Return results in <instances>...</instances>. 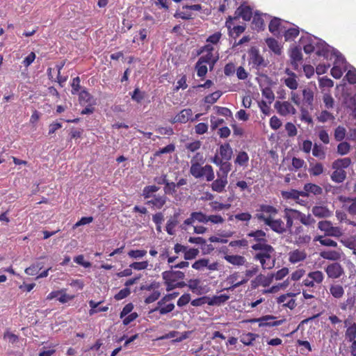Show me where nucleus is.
Segmentation results:
<instances>
[{"instance_id": "nucleus-24", "label": "nucleus", "mask_w": 356, "mask_h": 356, "mask_svg": "<svg viewBox=\"0 0 356 356\" xmlns=\"http://www.w3.org/2000/svg\"><path fill=\"white\" fill-rule=\"evenodd\" d=\"M282 195L285 199L298 200L300 196L307 197V193L292 189L289 191H282Z\"/></svg>"}, {"instance_id": "nucleus-43", "label": "nucleus", "mask_w": 356, "mask_h": 356, "mask_svg": "<svg viewBox=\"0 0 356 356\" xmlns=\"http://www.w3.org/2000/svg\"><path fill=\"white\" fill-rule=\"evenodd\" d=\"M222 95V92L220 90H216L211 95L207 96L204 98V102L207 104H212L215 103Z\"/></svg>"}, {"instance_id": "nucleus-13", "label": "nucleus", "mask_w": 356, "mask_h": 356, "mask_svg": "<svg viewBox=\"0 0 356 356\" xmlns=\"http://www.w3.org/2000/svg\"><path fill=\"white\" fill-rule=\"evenodd\" d=\"M185 275L184 273L179 270H166L162 273V277L165 281L177 282L179 280H183Z\"/></svg>"}, {"instance_id": "nucleus-54", "label": "nucleus", "mask_w": 356, "mask_h": 356, "mask_svg": "<svg viewBox=\"0 0 356 356\" xmlns=\"http://www.w3.org/2000/svg\"><path fill=\"white\" fill-rule=\"evenodd\" d=\"M350 145L347 142H342L338 145L337 152L341 155L346 154L350 150Z\"/></svg>"}, {"instance_id": "nucleus-55", "label": "nucleus", "mask_w": 356, "mask_h": 356, "mask_svg": "<svg viewBox=\"0 0 356 356\" xmlns=\"http://www.w3.org/2000/svg\"><path fill=\"white\" fill-rule=\"evenodd\" d=\"M147 251L144 250H130L128 252V255L134 259H140L146 255Z\"/></svg>"}, {"instance_id": "nucleus-30", "label": "nucleus", "mask_w": 356, "mask_h": 356, "mask_svg": "<svg viewBox=\"0 0 356 356\" xmlns=\"http://www.w3.org/2000/svg\"><path fill=\"white\" fill-rule=\"evenodd\" d=\"M314 241H318L322 245L328 247H337V243L326 236H317L314 239Z\"/></svg>"}, {"instance_id": "nucleus-62", "label": "nucleus", "mask_w": 356, "mask_h": 356, "mask_svg": "<svg viewBox=\"0 0 356 356\" xmlns=\"http://www.w3.org/2000/svg\"><path fill=\"white\" fill-rule=\"evenodd\" d=\"M345 77L350 83H356V70H348Z\"/></svg>"}, {"instance_id": "nucleus-53", "label": "nucleus", "mask_w": 356, "mask_h": 356, "mask_svg": "<svg viewBox=\"0 0 356 356\" xmlns=\"http://www.w3.org/2000/svg\"><path fill=\"white\" fill-rule=\"evenodd\" d=\"M42 268V266L40 264L38 263L36 264H33L29 268L25 269V273L29 275H35L38 273V270Z\"/></svg>"}, {"instance_id": "nucleus-50", "label": "nucleus", "mask_w": 356, "mask_h": 356, "mask_svg": "<svg viewBox=\"0 0 356 356\" xmlns=\"http://www.w3.org/2000/svg\"><path fill=\"white\" fill-rule=\"evenodd\" d=\"M346 136V129L344 127L339 126L334 131V138L337 141H341Z\"/></svg>"}, {"instance_id": "nucleus-64", "label": "nucleus", "mask_w": 356, "mask_h": 356, "mask_svg": "<svg viewBox=\"0 0 356 356\" xmlns=\"http://www.w3.org/2000/svg\"><path fill=\"white\" fill-rule=\"evenodd\" d=\"M131 291H130V289L127 287L123 289H121L115 296V298L118 300H122V299H124L125 298H127L129 294H130Z\"/></svg>"}, {"instance_id": "nucleus-25", "label": "nucleus", "mask_w": 356, "mask_h": 356, "mask_svg": "<svg viewBox=\"0 0 356 356\" xmlns=\"http://www.w3.org/2000/svg\"><path fill=\"white\" fill-rule=\"evenodd\" d=\"M252 28L253 29H256L257 31H261L264 29V21L262 18V16L257 13V12L254 13L253 16L252 22Z\"/></svg>"}, {"instance_id": "nucleus-49", "label": "nucleus", "mask_w": 356, "mask_h": 356, "mask_svg": "<svg viewBox=\"0 0 356 356\" xmlns=\"http://www.w3.org/2000/svg\"><path fill=\"white\" fill-rule=\"evenodd\" d=\"M204 171L205 173H204V176L206 177V179L207 181H211L214 179L215 175L213 170V168L210 165H206L204 166Z\"/></svg>"}, {"instance_id": "nucleus-42", "label": "nucleus", "mask_w": 356, "mask_h": 356, "mask_svg": "<svg viewBox=\"0 0 356 356\" xmlns=\"http://www.w3.org/2000/svg\"><path fill=\"white\" fill-rule=\"evenodd\" d=\"M346 337L349 341H356V324L354 323L351 326L348 327L346 332Z\"/></svg>"}, {"instance_id": "nucleus-11", "label": "nucleus", "mask_w": 356, "mask_h": 356, "mask_svg": "<svg viewBox=\"0 0 356 356\" xmlns=\"http://www.w3.org/2000/svg\"><path fill=\"white\" fill-rule=\"evenodd\" d=\"M193 116L192 110L186 108L181 111L174 118H172L169 121L172 123H186Z\"/></svg>"}, {"instance_id": "nucleus-33", "label": "nucleus", "mask_w": 356, "mask_h": 356, "mask_svg": "<svg viewBox=\"0 0 356 356\" xmlns=\"http://www.w3.org/2000/svg\"><path fill=\"white\" fill-rule=\"evenodd\" d=\"M330 291L332 296L336 298H340L344 294L343 288L339 284L332 285Z\"/></svg>"}, {"instance_id": "nucleus-2", "label": "nucleus", "mask_w": 356, "mask_h": 356, "mask_svg": "<svg viewBox=\"0 0 356 356\" xmlns=\"http://www.w3.org/2000/svg\"><path fill=\"white\" fill-rule=\"evenodd\" d=\"M252 249L259 251L255 254L254 259L259 261L261 264H264V259H270L274 252V248L268 243L254 244L252 245Z\"/></svg>"}, {"instance_id": "nucleus-56", "label": "nucleus", "mask_w": 356, "mask_h": 356, "mask_svg": "<svg viewBox=\"0 0 356 356\" xmlns=\"http://www.w3.org/2000/svg\"><path fill=\"white\" fill-rule=\"evenodd\" d=\"M159 188L156 186H148L143 189V196L145 198H149L151 197V194L158 191Z\"/></svg>"}, {"instance_id": "nucleus-40", "label": "nucleus", "mask_w": 356, "mask_h": 356, "mask_svg": "<svg viewBox=\"0 0 356 356\" xmlns=\"http://www.w3.org/2000/svg\"><path fill=\"white\" fill-rule=\"evenodd\" d=\"M280 25H281V22L279 18H277V17L273 18L270 20L269 25H268L269 31L271 32L272 33L275 34L276 32H277L279 31V28H280Z\"/></svg>"}, {"instance_id": "nucleus-26", "label": "nucleus", "mask_w": 356, "mask_h": 356, "mask_svg": "<svg viewBox=\"0 0 356 356\" xmlns=\"http://www.w3.org/2000/svg\"><path fill=\"white\" fill-rule=\"evenodd\" d=\"M302 192H306L307 197L309 193L321 195L323 193V189L316 184L309 183L304 186V191Z\"/></svg>"}, {"instance_id": "nucleus-38", "label": "nucleus", "mask_w": 356, "mask_h": 356, "mask_svg": "<svg viewBox=\"0 0 356 356\" xmlns=\"http://www.w3.org/2000/svg\"><path fill=\"white\" fill-rule=\"evenodd\" d=\"M179 216V213H176L174 215L173 218H170L168 220L167 225H166V232L172 235L174 234V228L177 225V218Z\"/></svg>"}, {"instance_id": "nucleus-57", "label": "nucleus", "mask_w": 356, "mask_h": 356, "mask_svg": "<svg viewBox=\"0 0 356 356\" xmlns=\"http://www.w3.org/2000/svg\"><path fill=\"white\" fill-rule=\"evenodd\" d=\"M199 253V250L195 248H191L189 250H186L184 253V259L186 260H190L195 258Z\"/></svg>"}, {"instance_id": "nucleus-39", "label": "nucleus", "mask_w": 356, "mask_h": 356, "mask_svg": "<svg viewBox=\"0 0 356 356\" xmlns=\"http://www.w3.org/2000/svg\"><path fill=\"white\" fill-rule=\"evenodd\" d=\"M307 276L317 284H321L324 279L323 273L319 270L310 272Z\"/></svg>"}, {"instance_id": "nucleus-19", "label": "nucleus", "mask_w": 356, "mask_h": 356, "mask_svg": "<svg viewBox=\"0 0 356 356\" xmlns=\"http://www.w3.org/2000/svg\"><path fill=\"white\" fill-rule=\"evenodd\" d=\"M266 235V232L261 229L252 231L247 234L248 236L254 238V241L257 242L256 244L267 243Z\"/></svg>"}, {"instance_id": "nucleus-45", "label": "nucleus", "mask_w": 356, "mask_h": 356, "mask_svg": "<svg viewBox=\"0 0 356 356\" xmlns=\"http://www.w3.org/2000/svg\"><path fill=\"white\" fill-rule=\"evenodd\" d=\"M249 156L245 152H240L236 156L235 162L240 165H243L248 163Z\"/></svg>"}, {"instance_id": "nucleus-37", "label": "nucleus", "mask_w": 356, "mask_h": 356, "mask_svg": "<svg viewBox=\"0 0 356 356\" xmlns=\"http://www.w3.org/2000/svg\"><path fill=\"white\" fill-rule=\"evenodd\" d=\"M167 197L165 196H154V199L147 202V204H152L158 209H161L165 203Z\"/></svg>"}, {"instance_id": "nucleus-36", "label": "nucleus", "mask_w": 356, "mask_h": 356, "mask_svg": "<svg viewBox=\"0 0 356 356\" xmlns=\"http://www.w3.org/2000/svg\"><path fill=\"white\" fill-rule=\"evenodd\" d=\"M309 172L314 176H318L323 172V165L321 163H311Z\"/></svg>"}, {"instance_id": "nucleus-8", "label": "nucleus", "mask_w": 356, "mask_h": 356, "mask_svg": "<svg viewBox=\"0 0 356 356\" xmlns=\"http://www.w3.org/2000/svg\"><path fill=\"white\" fill-rule=\"evenodd\" d=\"M325 272L327 276L332 279H337L344 274L343 267L337 262L328 265L325 268Z\"/></svg>"}, {"instance_id": "nucleus-6", "label": "nucleus", "mask_w": 356, "mask_h": 356, "mask_svg": "<svg viewBox=\"0 0 356 356\" xmlns=\"http://www.w3.org/2000/svg\"><path fill=\"white\" fill-rule=\"evenodd\" d=\"M234 19H233L232 16H228L226 19L225 26L228 29L229 35L233 38H236L245 31L246 26H234Z\"/></svg>"}, {"instance_id": "nucleus-4", "label": "nucleus", "mask_w": 356, "mask_h": 356, "mask_svg": "<svg viewBox=\"0 0 356 356\" xmlns=\"http://www.w3.org/2000/svg\"><path fill=\"white\" fill-rule=\"evenodd\" d=\"M318 228L324 232V236L340 237L343 232L339 227H334L332 223L328 220L318 222Z\"/></svg>"}, {"instance_id": "nucleus-32", "label": "nucleus", "mask_w": 356, "mask_h": 356, "mask_svg": "<svg viewBox=\"0 0 356 356\" xmlns=\"http://www.w3.org/2000/svg\"><path fill=\"white\" fill-rule=\"evenodd\" d=\"M321 256L325 259L336 261L341 258V253L338 251H323L321 252Z\"/></svg>"}, {"instance_id": "nucleus-15", "label": "nucleus", "mask_w": 356, "mask_h": 356, "mask_svg": "<svg viewBox=\"0 0 356 356\" xmlns=\"http://www.w3.org/2000/svg\"><path fill=\"white\" fill-rule=\"evenodd\" d=\"M266 225L278 234H283L286 231L285 224L281 219L275 220L271 218L269 222H266Z\"/></svg>"}, {"instance_id": "nucleus-63", "label": "nucleus", "mask_w": 356, "mask_h": 356, "mask_svg": "<svg viewBox=\"0 0 356 356\" xmlns=\"http://www.w3.org/2000/svg\"><path fill=\"white\" fill-rule=\"evenodd\" d=\"M303 101L311 104L313 101L314 94L312 90H302Z\"/></svg>"}, {"instance_id": "nucleus-20", "label": "nucleus", "mask_w": 356, "mask_h": 356, "mask_svg": "<svg viewBox=\"0 0 356 356\" xmlns=\"http://www.w3.org/2000/svg\"><path fill=\"white\" fill-rule=\"evenodd\" d=\"M79 101L81 104H88L92 106L96 104L95 99L88 92V90H81L79 93Z\"/></svg>"}, {"instance_id": "nucleus-61", "label": "nucleus", "mask_w": 356, "mask_h": 356, "mask_svg": "<svg viewBox=\"0 0 356 356\" xmlns=\"http://www.w3.org/2000/svg\"><path fill=\"white\" fill-rule=\"evenodd\" d=\"M209 260L207 259H202L196 261L193 265L192 267L196 270H200L204 267L208 266Z\"/></svg>"}, {"instance_id": "nucleus-35", "label": "nucleus", "mask_w": 356, "mask_h": 356, "mask_svg": "<svg viewBox=\"0 0 356 356\" xmlns=\"http://www.w3.org/2000/svg\"><path fill=\"white\" fill-rule=\"evenodd\" d=\"M229 298V296L225 294H221L220 296H213L211 300L208 302L209 305H219L224 303Z\"/></svg>"}, {"instance_id": "nucleus-14", "label": "nucleus", "mask_w": 356, "mask_h": 356, "mask_svg": "<svg viewBox=\"0 0 356 356\" xmlns=\"http://www.w3.org/2000/svg\"><path fill=\"white\" fill-rule=\"evenodd\" d=\"M227 184V178H226V175L220 176V173H218V179L212 182L211 187L213 191L222 193L225 191Z\"/></svg>"}, {"instance_id": "nucleus-58", "label": "nucleus", "mask_w": 356, "mask_h": 356, "mask_svg": "<svg viewBox=\"0 0 356 356\" xmlns=\"http://www.w3.org/2000/svg\"><path fill=\"white\" fill-rule=\"evenodd\" d=\"M285 129L290 137L296 136L298 132L296 126L291 122H287L285 124Z\"/></svg>"}, {"instance_id": "nucleus-17", "label": "nucleus", "mask_w": 356, "mask_h": 356, "mask_svg": "<svg viewBox=\"0 0 356 356\" xmlns=\"http://www.w3.org/2000/svg\"><path fill=\"white\" fill-rule=\"evenodd\" d=\"M312 213L317 218H325L330 217L332 211L325 206H314L312 209Z\"/></svg>"}, {"instance_id": "nucleus-47", "label": "nucleus", "mask_w": 356, "mask_h": 356, "mask_svg": "<svg viewBox=\"0 0 356 356\" xmlns=\"http://www.w3.org/2000/svg\"><path fill=\"white\" fill-rule=\"evenodd\" d=\"M255 336L256 335L250 332L243 334L241 337V341L246 346H250L255 339Z\"/></svg>"}, {"instance_id": "nucleus-41", "label": "nucleus", "mask_w": 356, "mask_h": 356, "mask_svg": "<svg viewBox=\"0 0 356 356\" xmlns=\"http://www.w3.org/2000/svg\"><path fill=\"white\" fill-rule=\"evenodd\" d=\"M312 154L319 159H324L325 158V153L323 150V147L321 145H318L317 144L314 145Z\"/></svg>"}, {"instance_id": "nucleus-16", "label": "nucleus", "mask_w": 356, "mask_h": 356, "mask_svg": "<svg viewBox=\"0 0 356 356\" xmlns=\"http://www.w3.org/2000/svg\"><path fill=\"white\" fill-rule=\"evenodd\" d=\"M275 106L277 108L279 113L283 115H286L289 113L295 114L296 112V108L288 102H284L282 104L277 102Z\"/></svg>"}, {"instance_id": "nucleus-27", "label": "nucleus", "mask_w": 356, "mask_h": 356, "mask_svg": "<svg viewBox=\"0 0 356 356\" xmlns=\"http://www.w3.org/2000/svg\"><path fill=\"white\" fill-rule=\"evenodd\" d=\"M335 170L331 175V179L336 183L343 182L346 177V172L342 169L334 168Z\"/></svg>"}, {"instance_id": "nucleus-51", "label": "nucleus", "mask_w": 356, "mask_h": 356, "mask_svg": "<svg viewBox=\"0 0 356 356\" xmlns=\"http://www.w3.org/2000/svg\"><path fill=\"white\" fill-rule=\"evenodd\" d=\"M202 143L200 140H195L191 143H188L186 144V149L191 152H194L198 150L201 147Z\"/></svg>"}, {"instance_id": "nucleus-34", "label": "nucleus", "mask_w": 356, "mask_h": 356, "mask_svg": "<svg viewBox=\"0 0 356 356\" xmlns=\"http://www.w3.org/2000/svg\"><path fill=\"white\" fill-rule=\"evenodd\" d=\"M345 207L350 214L356 216V197L347 199Z\"/></svg>"}, {"instance_id": "nucleus-48", "label": "nucleus", "mask_w": 356, "mask_h": 356, "mask_svg": "<svg viewBox=\"0 0 356 356\" xmlns=\"http://www.w3.org/2000/svg\"><path fill=\"white\" fill-rule=\"evenodd\" d=\"M194 222L197 221L199 222L207 223V216L202 212H193L191 213Z\"/></svg>"}, {"instance_id": "nucleus-23", "label": "nucleus", "mask_w": 356, "mask_h": 356, "mask_svg": "<svg viewBox=\"0 0 356 356\" xmlns=\"http://www.w3.org/2000/svg\"><path fill=\"white\" fill-rule=\"evenodd\" d=\"M225 259L235 266H243L246 262L245 258L241 255H225Z\"/></svg>"}, {"instance_id": "nucleus-31", "label": "nucleus", "mask_w": 356, "mask_h": 356, "mask_svg": "<svg viewBox=\"0 0 356 356\" xmlns=\"http://www.w3.org/2000/svg\"><path fill=\"white\" fill-rule=\"evenodd\" d=\"M351 163L349 158L339 159L334 161L332 163V168L342 169L348 168Z\"/></svg>"}, {"instance_id": "nucleus-28", "label": "nucleus", "mask_w": 356, "mask_h": 356, "mask_svg": "<svg viewBox=\"0 0 356 356\" xmlns=\"http://www.w3.org/2000/svg\"><path fill=\"white\" fill-rule=\"evenodd\" d=\"M268 48L273 51L275 54L280 55L282 53V48L279 42L275 38H268L266 41Z\"/></svg>"}, {"instance_id": "nucleus-12", "label": "nucleus", "mask_w": 356, "mask_h": 356, "mask_svg": "<svg viewBox=\"0 0 356 356\" xmlns=\"http://www.w3.org/2000/svg\"><path fill=\"white\" fill-rule=\"evenodd\" d=\"M290 56L291 63L293 69L295 70H298L299 69V65L302 60V54L300 49H299L297 47L292 49Z\"/></svg>"}, {"instance_id": "nucleus-46", "label": "nucleus", "mask_w": 356, "mask_h": 356, "mask_svg": "<svg viewBox=\"0 0 356 356\" xmlns=\"http://www.w3.org/2000/svg\"><path fill=\"white\" fill-rule=\"evenodd\" d=\"M263 95L266 98V101H262V104L267 107V104H270L274 100L275 96L273 90H262Z\"/></svg>"}, {"instance_id": "nucleus-59", "label": "nucleus", "mask_w": 356, "mask_h": 356, "mask_svg": "<svg viewBox=\"0 0 356 356\" xmlns=\"http://www.w3.org/2000/svg\"><path fill=\"white\" fill-rule=\"evenodd\" d=\"M293 75L294 74H293ZM284 83L286 86L289 88V89H297L298 83L295 76L286 78L284 81Z\"/></svg>"}, {"instance_id": "nucleus-21", "label": "nucleus", "mask_w": 356, "mask_h": 356, "mask_svg": "<svg viewBox=\"0 0 356 356\" xmlns=\"http://www.w3.org/2000/svg\"><path fill=\"white\" fill-rule=\"evenodd\" d=\"M220 154L225 161H229L232 159L233 151L229 143L220 145Z\"/></svg>"}, {"instance_id": "nucleus-10", "label": "nucleus", "mask_w": 356, "mask_h": 356, "mask_svg": "<svg viewBox=\"0 0 356 356\" xmlns=\"http://www.w3.org/2000/svg\"><path fill=\"white\" fill-rule=\"evenodd\" d=\"M200 156V153H197L196 155L191 160V166L190 168V173L195 178H200L204 176V166L202 167L197 162L198 156Z\"/></svg>"}, {"instance_id": "nucleus-9", "label": "nucleus", "mask_w": 356, "mask_h": 356, "mask_svg": "<svg viewBox=\"0 0 356 356\" xmlns=\"http://www.w3.org/2000/svg\"><path fill=\"white\" fill-rule=\"evenodd\" d=\"M275 317L272 315H266L263 317H261L259 318L256 319L255 321L259 322V327H264V326H269V327H274V326H278L282 324H283L286 319L283 318L279 321H274Z\"/></svg>"}, {"instance_id": "nucleus-3", "label": "nucleus", "mask_w": 356, "mask_h": 356, "mask_svg": "<svg viewBox=\"0 0 356 356\" xmlns=\"http://www.w3.org/2000/svg\"><path fill=\"white\" fill-rule=\"evenodd\" d=\"M249 65L253 68L259 70L267 66V62L260 54L259 49L256 47H252L249 51Z\"/></svg>"}, {"instance_id": "nucleus-22", "label": "nucleus", "mask_w": 356, "mask_h": 356, "mask_svg": "<svg viewBox=\"0 0 356 356\" xmlns=\"http://www.w3.org/2000/svg\"><path fill=\"white\" fill-rule=\"evenodd\" d=\"M307 257L306 253L302 250H294L289 253V261L293 264L303 261Z\"/></svg>"}, {"instance_id": "nucleus-29", "label": "nucleus", "mask_w": 356, "mask_h": 356, "mask_svg": "<svg viewBox=\"0 0 356 356\" xmlns=\"http://www.w3.org/2000/svg\"><path fill=\"white\" fill-rule=\"evenodd\" d=\"M300 33L299 28L298 27H293L287 29L284 33V39L286 41H292L294 40L295 38L298 37V35Z\"/></svg>"}, {"instance_id": "nucleus-1", "label": "nucleus", "mask_w": 356, "mask_h": 356, "mask_svg": "<svg viewBox=\"0 0 356 356\" xmlns=\"http://www.w3.org/2000/svg\"><path fill=\"white\" fill-rule=\"evenodd\" d=\"M222 35L220 31L209 35L206 40L209 44L202 46L197 51V54L201 55L195 66L198 76L204 77L207 73L208 68L210 71L213 70L219 56L217 51L214 52L215 49L212 44H217Z\"/></svg>"}, {"instance_id": "nucleus-60", "label": "nucleus", "mask_w": 356, "mask_h": 356, "mask_svg": "<svg viewBox=\"0 0 356 356\" xmlns=\"http://www.w3.org/2000/svg\"><path fill=\"white\" fill-rule=\"evenodd\" d=\"M334 117L332 113L327 111H323L321 113L320 115L318 117V119L321 122H325L329 120H333Z\"/></svg>"}, {"instance_id": "nucleus-52", "label": "nucleus", "mask_w": 356, "mask_h": 356, "mask_svg": "<svg viewBox=\"0 0 356 356\" xmlns=\"http://www.w3.org/2000/svg\"><path fill=\"white\" fill-rule=\"evenodd\" d=\"M231 170V164L228 161H225L222 163L220 166V176L226 175L227 178V174Z\"/></svg>"}, {"instance_id": "nucleus-44", "label": "nucleus", "mask_w": 356, "mask_h": 356, "mask_svg": "<svg viewBox=\"0 0 356 356\" xmlns=\"http://www.w3.org/2000/svg\"><path fill=\"white\" fill-rule=\"evenodd\" d=\"M130 95L131 99L138 103H140L145 97L144 90H134L133 92L130 93Z\"/></svg>"}, {"instance_id": "nucleus-7", "label": "nucleus", "mask_w": 356, "mask_h": 356, "mask_svg": "<svg viewBox=\"0 0 356 356\" xmlns=\"http://www.w3.org/2000/svg\"><path fill=\"white\" fill-rule=\"evenodd\" d=\"M252 17V8L248 5H240L234 12L233 19L236 20L242 18L244 21L249 22Z\"/></svg>"}, {"instance_id": "nucleus-5", "label": "nucleus", "mask_w": 356, "mask_h": 356, "mask_svg": "<svg viewBox=\"0 0 356 356\" xmlns=\"http://www.w3.org/2000/svg\"><path fill=\"white\" fill-rule=\"evenodd\" d=\"M173 298L172 294L165 296L157 302V307L150 311V313L159 311L160 314H166L172 312L175 309V305L170 303L167 305V302Z\"/></svg>"}, {"instance_id": "nucleus-18", "label": "nucleus", "mask_w": 356, "mask_h": 356, "mask_svg": "<svg viewBox=\"0 0 356 356\" xmlns=\"http://www.w3.org/2000/svg\"><path fill=\"white\" fill-rule=\"evenodd\" d=\"M287 210L289 211L290 212L297 214V218L300 220L301 223H302L305 225H312L316 222L314 218L310 214L305 215L297 210L291 209Z\"/></svg>"}]
</instances>
